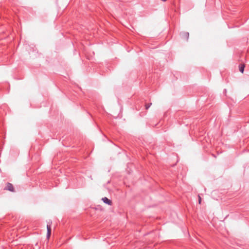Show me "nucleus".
<instances>
[{
  "label": "nucleus",
  "mask_w": 249,
  "mask_h": 249,
  "mask_svg": "<svg viewBox=\"0 0 249 249\" xmlns=\"http://www.w3.org/2000/svg\"><path fill=\"white\" fill-rule=\"evenodd\" d=\"M244 68H245V65L244 64H240L239 66V71L243 73L244 71Z\"/></svg>",
  "instance_id": "obj_5"
},
{
  "label": "nucleus",
  "mask_w": 249,
  "mask_h": 249,
  "mask_svg": "<svg viewBox=\"0 0 249 249\" xmlns=\"http://www.w3.org/2000/svg\"><path fill=\"white\" fill-rule=\"evenodd\" d=\"M151 105H152L151 103L146 104L145 105V109H148L150 107Z\"/></svg>",
  "instance_id": "obj_6"
},
{
  "label": "nucleus",
  "mask_w": 249,
  "mask_h": 249,
  "mask_svg": "<svg viewBox=\"0 0 249 249\" xmlns=\"http://www.w3.org/2000/svg\"><path fill=\"white\" fill-rule=\"evenodd\" d=\"M4 190H8L11 192L14 191V188L13 185L10 183H7L6 186L4 187Z\"/></svg>",
  "instance_id": "obj_1"
},
{
  "label": "nucleus",
  "mask_w": 249,
  "mask_h": 249,
  "mask_svg": "<svg viewBox=\"0 0 249 249\" xmlns=\"http://www.w3.org/2000/svg\"><path fill=\"white\" fill-rule=\"evenodd\" d=\"M47 237L49 238L51 236V226L49 224L47 225Z\"/></svg>",
  "instance_id": "obj_3"
},
{
  "label": "nucleus",
  "mask_w": 249,
  "mask_h": 249,
  "mask_svg": "<svg viewBox=\"0 0 249 249\" xmlns=\"http://www.w3.org/2000/svg\"><path fill=\"white\" fill-rule=\"evenodd\" d=\"M201 198L200 196H199V195H198V201H199V204L201 203Z\"/></svg>",
  "instance_id": "obj_7"
},
{
  "label": "nucleus",
  "mask_w": 249,
  "mask_h": 249,
  "mask_svg": "<svg viewBox=\"0 0 249 249\" xmlns=\"http://www.w3.org/2000/svg\"><path fill=\"white\" fill-rule=\"evenodd\" d=\"M181 36L182 37L186 38L187 40H188L189 36V34L188 32H183L181 34Z\"/></svg>",
  "instance_id": "obj_4"
},
{
  "label": "nucleus",
  "mask_w": 249,
  "mask_h": 249,
  "mask_svg": "<svg viewBox=\"0 0 249 249\" xmlns=\"http://www.w3.org/2000/svg\"><path fill=\"white\" fill-rule=\"evenodd\" d=\"M102 200L106 204H107L108 205H111V203H112L110 199H108L106 197H104L102 198Z\"/></svg>",
  "instance_id": "obj_2"
}]
</instances>
